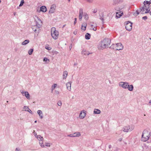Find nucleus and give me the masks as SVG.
<instances>
[{
    "instance_id": "nucleus-1",
    "label": "nucleus",
    "mask_w": 151,
    "mask_h": 151,
    "mask_svg": "<svg viewBox=\"0 0 151 151\" xmlns=\"http://www.w3.org/2000/svg\"><path fill=\"white\" fill-rule=\"evenodd\" d=\"M111 43V40L110 39L106 38L100 42V46L99 47V49H104L106 47H108Z\"/></svg>"
},
{
    "instance_id": "nucleus-2",
    "label": "nucleus",
    "mask_w": 151,
    "mask_h": 151,
    "mask_svg": "<svg viewBox=\"0 0 151 151\" xmlns=\"http://www.w3.org/2000/svg\"><path fill=\"white\" fill-rule=\"evenodd\" d=\"M150 137V132L147 130H145L143 131L142 134L141 140L144 142H146L149 139Z\"/></svg>"
},
{
    "instance_id": "nucleus-3",
    "label": "nucleus",
    "mask_w": 151,
    "mask_h": 151,
    "mask_svg": "<svg viewBox=\"0 0 151 151\" xmlns=\"http://www.w3.org/2000/svg\"><path fill=\"white\" fill-rule=\"evenodd\" d=\"M146 1H144L143 2L144 5L143 7L140 8V10L141 14H144L149 13L150 9H148L145 5Z\"/></svg>"
},
{
    "instance_id": "nucleus-4",
    "label": "nucleus",
    "mask_w": 151,
    "mask_h": 151,
    "mask_svg": "<svg viewBox=\"0 0 151 151\" xmlns=\"http://www.w3.org/2000/svg\"><path fill=\"white\" fill-rule=\"evenodd\" d=\"M134 125H131L125 126L122 128V130L125 132H131L134 129Z\"/></svg>"
},
{
    "instance_id": "nucleus-5",
    "label": "nucleus",
    "mask_w": 151,
    "mask_h": 151,
    "mask_svg": "<svg viewBox=\"0 0 151 151\" xmlns=\"http://www.w3.org/2000/svg\"><path fill=\"white\" fill-rule=\"evenodd\" d=\"M35 21L36 22V26L37 29H39L42 25V22L40 19L37 17H36Z\"/></svg>"
},
{
    "instance_id": "nucleus-6",
    "label": "nucleus",
    "mask_w": 151,
    "mask_h": 151,
    "mask_svg": "<svg viewBox=\"0 0 151 151\" xmlns=\"http://www.w3.org/2000/svg\"><path fill=\"white\" fill-rule=\"evenodd\" d=\"M132 23L128 21L126 22L125 24V28L127 30L130 31L132 29Z\"/></svg>"
},
{
    "instance_id": "nucleus-7",
    "label": "nucleus",
    "mask_w": 151,
    "mask_h": 151,
    "mask_svg": "<svg viewBox=\"0 0 151 151\" xmlns=\"http://www.w3.org/2000/svg\"><path fill=\"white\" fill-rule=\"evenodd\" d=\"M119 86L124 89H127L129 86V83L127 82H120L119 83Z\"/></svg>"
},
{
    "instance_id": "nucleus-8",
    "label": "nucleus",
    "mask_w": 151,
    "mask_h": 151,
    "mask_svg": "<svg viewBox=\"0 0 151 151\" xmlns=\"http://www.w3.org/2000/svg\"><path fill=\"white\" fill-rule=\"evenodd\" d=\"M51 35L54 39L56 40L58 38L59 32L58 31H54V32L51 33Z\"/></svg>"
},
{
    "instance_id": "nucleus-9",
    "label": "nucleus",
    "mask_w": 151,
    "mask_h": 151,
    "mask_svg": "<svg viewBox=\"0 0 151 151\" xmlns=\"http://www.w3.org/2000/svg\"><path fill=\"white\" fill-rule=\"evenodd\" d=\"M56 8V6L55 4H52L51 5L49 11L50 14H52L55 12Z\"/></svg>"
},
{
    "instance_id": "nucleus-10",
    "label": "nucleus",
    "mask_w": 151,
    "mask_h": 151,
    "mask_svg": "<svg viewBox=\"0 0 151 151\" xmlns=\"http://www.w3.org/2000/svg\"><path fill=\"white\" fill-rule=\"evenodd\" d=\"M117 48L116 50H122L123 48V46L121 43H118L116 44Z\"/></svg>"
},
{
    "instance_id": "nucleus-11",
    "label": "nucleus",
    "mask_w": 151,
    "mask_h": 151,
    "mask_svg": "<svg viewBox=\"0 0 151 151\" xmlns=\"http://www.w3.org/2000/svg\"><path fill=\"white\" fill-rule=\"evenodd\" d=\"M86 113L85 112V111H82L80 113V115H79V117L81 119H83L84 118L86 115Z\"/></svg>"
},
{
    "instance_id": "nucleus-12",
    "label": "nucleus",
    "mask_w": 151,
    "mask_h": 151,
    "mask_svg": "<svg viewBox=\"0 0 151 151\" xmlns=\"http://www.w3.org/2000/svg\"><path fill=\"white\" fill-rule=\"evenodd\" d=\"M123 12L121 11L116 12V17L117 18H120L123 14Z\"/></svg>"
},
{
    "instance_id": "nucleus-13",
    "label": "nucleus",
    "mask_w": 151,
    "mask_h": 151,
    "mask_svg": "<svg viewBox=\"0 0 151 151\" xmlns=\"http://www.w3.org/2000/svg\"><path fill=\"white\" fill-rule=\"evenodd\" d=\"M67 89L69 91H70L71 89V83L70 82H68L66 84Z\"/></svg>"
},
{
    "instance_id": "nucleus-14",
    "label": "nucleus",
    "mask_w": 151,
    "mask_h": 151,
    "mask_svg": "<svg viewBox=\"0 0 151 151\" xmlns=\"http://www.w3.org/2000/svg\"><path fill=\"white\" fill-rule=\"evenodd\" d=\"M87 26V23H83L81 27V29L82 30H83L84 31H85L86 29V28Z\"/></svg>"
},
{
    "instance_id": "nucleus-15",
    "label": "nucleus",
    "mask_w": 151,
    "mask_h": 151,
    "mask_svg": "<svg viewBox=\"0 0 151 151\" xmlns=\"http://www.w3.org/2000/svg\"><path fill=\"white\" fill-rule=\"evenodd\" d=\"M47 10V8L45 6H42L40 8V11L43 12H45Z\"/></svg>"
},
{
    "instance_id": "nucleus-16",
    "label": "nucleus",
    "mask_w": 151,
    "mask_h": 151,
    "mask_svg": "<svg viewBox=\"0 0 151 151\" xmlns=\"http://www.w3.org/2000/svg\"><path fill=\"white\" fill-rule=\"evenodd\" d=\"M37 113L40 118L42 119L43 118V113L42 111L40 110H38L37 111Z\"/></svg>"
},
{
    "instance_id": "nucleus-17",
    "label": "nucleus",
    "mask_w": 151,
    "mask_h": 151,
    "mask_svg": "<svg viewBox=\"0 0 151 151\" xmlns=\"http://www.w3.org/2000/svg\"><path fill=\"white\" fill-rule=\"evenodd\" d=\"M101 112V111L99 109H95L93 111V114H99Z\"/></svg>"
},
{
    "instance_id": "nucleus-18",
    "label": "nucleus",
    "mask_w": 151,
    "mask_h": 151,
    "mask_svg": "<svg viewBox=\"0 0 151 151\" xmlns=\"http://www.w3.org/2000/svg\"><path fill=\"white\" fill-rule=\"evenodd\" d=\"M122 0H113V5H115L118 4Z\"/></svg>"
},
{
    "instance_id": "nucleus-19",
    "label": "nucleus",
    "mask_w": 151,
    "mask_h": 151,
    "mask_svg": "<svg viewBox=\"0 0 151 151\" xmlns=\"http://www.w3.org/2000/svg\"><path fill=\"white\" fill-rule=\"evenodd\" d=\"M32 30L35 32H37V30H38V31L39 30V29L37 28V27L36 26H32Z\"/></svg>"
},
{
    "instance_id": "nucleus-20",
    "label": "nucleus",
    "mask_w": 151,
    "mask_h": 151,
    "mask_svg": "<svg viewBox=\"0 0 151 151\" xmlns=\"http://www.w3.org/2000/svg\"><path fill=\"white\" fill-rule=\"evenodd\" d=\"M24 96H25V97L28 99H30V95L27 91H25V94Z\"/></svg>"
},
{
    "instance_id": "nucleus-21",
    "label": "nucleus",
    "mask_w": 151,
    "mask_h": 151,
    "mask_svg": "<svg viewBox=\"0 0 151 151\" xmlns=\"http://www.w3.org/2000/svg\"><path fill=\"white\" fill-rule=\"evenodd\" d=\"M74 137H78L81 136V134L80 132H75L73 134Z\"/></svg>"
},
{
    "instance_id": "nucleus-22",
    "label": "nucleus",
    "mask_w": 151,
    "mask_h": 151,
    "mask_svg": "<svg viewBox=\"0 0 151 151\" xmlns=\"http://www.w3.org/2000/svg\"><path fill=\"white\" fill-rule=\"evenodd\" d=\"M128 88V90L129 91H132L133 89V86L132 85H129V86H128V88Z\"/></svg>"
},
{
    "instance_id": "nucleus-23",
    "label": "nucleus",
    "mask_w": 151,
    "mask_h": 151,
    "mask_svg": "<svg viewBox=\"0 0 151 151\" xmlns=\"http://www.w3.org/2000/svg\"><path fill=\"white\" fill-rule=\"evenodd\" d=\"M67 75H68L67 71H64L63 72V78L65 79L67 77Z\"/></svg>"
},
{
    "instance_id": "nucleus-24",
    "label": "nucleus",
    "mask_w": 151,
    "mask_h": 151,
    "mask_svg": "<svg viewBox=\"0 0 151 151\" xmlns=\"http://www.w3.org/2000/svg\"><path fill=\"white\" fill-rule=\"evenodd\" d=\"M29 40H25V41H24V42H23L22 43V44L23 45H25L28 44V43L29 42Z\"/></svg>"
},
{
    "instance_id": "nucleus-25",
    "label": "nucleus",
    "mask_w": 151,
    "mask_h": 151,
    "mask_svg": "<svg viewBox=\"0 0 151 151\" xmlns=\"http://www.w3.org/2000/svg\"><path fill=\"white\" fill-rule=\"evenodd\" d=\"M91 37L90 35L88 33H87L85 35V38L87 40H89L90 39Z\"/></svg>"
},
{
    "instance_id": "nucleus-26",
    "label": "nucleus",
    "mask_w": 151,
    "mask_h": 151,
    "mask_svg": "<svg viewBox=\"0 0 151 151\" xmlns=\"http://www.w3.org/2000/svg\"><path fill=\"white\" fill-rule=\"evenodd\" d=\"M39 144L42 147H45V146L43 144V141L42 140L39 141Z\"/></svg>"
},
{
    "instance_id": "nucleus-27",
    "label": "nucleus",
    "mask_w": 151,
    "mask_h": 151,
    "mask_svg": "<svg viewBox=\"0 0 151 151\" xmlns=\"http://www.w3.org/2000/svg\"><path fill=\"white\" fill-rule=\"evenodd\" d=\"M82 53L83 55H88L90 54V53H88V52H86L85 51L83 50L82 51Z\"/></svg>"
},
{
    "instance_id": "nucleus-28",
    "label": "nucleus",
    "mask_w": 151,
    "mask_h": 151,
    "mask_svg": "<svg viewBox=\"0 0 151 151\" xmlns=\"http://www.w3.org/2000/svg\"><path fill=\"white\" fill-rule=\"evenodd\" d=\"M83 17L86 20H88V16L86 13H84Z\"/></svg>"
},
{
    "instance_id": "nucleus-29",
    "label": "nucleus",
    "mask_w": 151,
    "mask_h": 151,
    "mask_svg": "<svg viewBox=\"0 0 151 151\" xmlns=\"http://www.w3.org/2000/svg\"><path fill=\"white\" fill-rule=\"evenodd\" d=\"M37 137L38 139L39 140V141L42 140V139H43L42 137H41L40 135H37Z\"/></svg>"
},
{
    "instance_id": "nucleus-30",
    "label": "nucleus",
    "mask_w": 151,
    "mask_h": 151,
    "mask_svg": "<svg viewBox=\"0 0 151 151\" xmlns=\"http://www.w3.org/2000/svg\"><path fill=\"white\" fill-rule=\"evenodd\" d=\"M57 85L56 84H54L52 86L51 90L52 91L57 86Z\"/></svg>"
},
{
    "instance_id": "nucleus-31",
    "label": "nucleus",
    "mask_w": 151,
    "mask_h": 151,
    "mask_svg": "<svg viewBox=\"0 0 151 151\" xmlns=\"http://www.w3.org/2000/svg\"><path fill=\"white\" fill-rule=\"evenodd\" d=\"M33 51V49H30L28 51V53L29 55H31L32 54V52Z\"/></svg>"
},
{
    "instance_id": "nucleus-32",
    "label": "nucleus",
    "mask_w": 151,
    "mask_h": 151,
    "mask_svg": "<svg viewBox=\"0 0 151 151\" xmlns=\"http://www.w3.org/2000/svg\"><path fill=\"white\" fill-rule=\"evenodd\" d=\"M56 29L55 27H52V28L51 30V33L54 32V31H57L56 30Z\"/></svg>"
},
{
    "instance_id": "nucleus-33",
    "label": "nucleus",
    "mask_w": 151,
    "mask_h": 151,
    "mask_svg": "<svg viewBox=\"0 0 151 151\" xmlns=\"http://www.w3.org/2000/svg\"><path fill=\"white\" fill-rule=\"evenodd\" d=\"M45 48L47 50H50L51 49V47H49L48 46V45H47H47L46 46H45Z\"/></svg>"
},
{
    "instance_id": "nucleus-34",
    "label": "nucleus",
    "mask_w": 151,
    "mask_h": 151,
    "mask_svg": "<svg viewBox=\"0 0 151 151\" xmlns=\"http://www.w3.org/2000/svg\"><path fill=\"white\" fill-rule=\"evenodd\" d=\"M23 109L25 111H26L28 109H29V108L28 107V106H24L23 107Z\"/></svg>"
},
{
    "instance_id": "nucleus-35",
    "label": "nucleus",
    "mask_w": 151,
    "mask_h": 151,
    "mask_svg": "<svg viewBox=\"0 0 151 151\" xmlns=\"http://www.w3.org/2000/svg\"><path fill=\"white\" fill-rule=\"evenodd\" d=\"M24 3V1H23V0L22 1H21L20 2V3L19 5V6H22L23 5Z\"/></svg>"
},
{
    "instance_id": "nucleus-36",
    "label": "nucleus",
    "mask_w": 151,
    "mask_h": 151,
    "mask_svg": "<svg viewBox=\"0 0 151 151\" xmlns=\"http://www.w3.org/2000/svg\"><path fill=\"white\" fill-rule=\"evenodd\" d=\"M45 146L47 147H50V144L49 143L46 142L45 143Z\"/></svg>"
},
{
    "instance_id": "nucleus-37",
    "label": "nucleus",
    "mask_w": 151,
    "mask_h": 151,
    "mask_svg": "<svg viewBox=\"0 0 151 151\" xmlns=\"http://www.w3.org/2000/svg\"><path fill=\"white\" fill-rule=\"evenodd\" d=\"M83 14V10L82 9H80L79 14Z\"/></svg>"
},
{
    "instance_id": "nucleus-38",
    "label": "nucleus",
    "mask_w": 151,
    "mask_h": 151,
    "mask_svg": "<svg viewBox=\"0 0 151 151\" xmlns=\"http://www.w3.org/2000/svg\"><path fill=\"white\" fill-rule=\"evenodd\" d=\"M114 9L116 10L117 11H118V12H119V11H120V9L119 8V7H115L114 8Z\"/></svg>"
},
{
    "instance_id": "nucleus-39",
    "label": "nucleus",
    "mask_w": 151,
    "mask_h": 151,
    "mask_svg": "<svg viewBox=\"0 0 151 151\" xmlns=\"http://www.w3.org/2000/svg\"><path fill=\"white\" fill-rule=\"evenodd\" d=\"M43 61H45V62H47V61H48V62L49 61V59H47V58H45L44 59H43Z\"/></svg>"
},
{
    "instance_id": "nucleus-40",
    "label": "nucleus",
    "mask_w": 151,
    "mask_h": 151,
    "mask_svg": "<svg viewBox=\"0 0 151 151\" xmlns=\"http://www.w3.org/2000/svg\"><path fill=\"white\" fill-rule=\"evenodd\" d=\"M146 1V4H148V5H150L151 4V0H150L149 1Z\"/></svg>"
},
{
    "instance_id": "nucleus-41",
    "label": "nucleus",
    "mask_w": 151,
    "mask_h": 151,
    "mask_svg": "<svg viewBox=\"0 0 151 151\" xmlns=\"http://www.w3.org/2000/svg\"><path fill=\"white\" fill-rule=\"evenodd\" d=\"M82 15L83 14H79V19L80 20H81V19H82V17H83Z\"/></svg>"
},
{
    "instance_id": "nucleus-42",
    "label": "nucleus",
    "mask_w": 151,
    "mask_h": 151,
    "mask_svg": "<svg viewBox=\"0 0 151 151\" xmlns=\"http://www.w3.org/2000/svg\"><path fill=\"white\" fill-rule=\"evenodd\" d=\"M58 104L59 106H61L62 105V103L60 101H59L58 102Z\"/></svg>"
},
{
    "instance_id": "nucleus-43",
    "label": "nucleus",
    "mask_w": 151,
    "mask_h": 151,
    "mask_svg": "<svg viewBox=\"0 0 151 151\" xmlns=\"http://www.w3.org/2000/svg\"><path fill=\"white\" fill-rule=\"evenodd\" d=\"M111 14H112V13H111V12L109 13L108 14V16L109 17H110V18H112L111 16Z\"/></svg>"
},
{
    "instance_id": "nucleus-44",
    "label": "nucleus",
    "mask_w": 151,
    "mask_h": 151,
    "mask_svg": "<svg viewBox=\"0 0 151 151\" xmlns=\"http://www.w3.org/2000/svg\"><path fill=\"white\" fill-rule=\"evenodd\" d=\"M92 12L94 13H96L97 12V9H93Z\"/></svg>"
},
{
    "instance_id": "nucleus-45",
    "label": "nucleus",
    "mask_w": 151,
    "mask_h": 151,
    "mask_svg": "<svg viewBox=\"0 0 151 151\" xmlns=\"http://www.w3.org/2000/svg\"><path fill=\"white\" fill-rule=\"evenodd\" d=\"M15 151H22L19 148H17L15 150Z\"/></svg>"
},
{
    "instance_id": "nucleus-46",
    "label": "nucleus",
    "mask_w": 151,
    "mask_h": 151,
    "mask_svg": "<svg viewBox=\"0 0 151 151\" xmlns=\"http://www.w3.org/2000/svg\"><path fill=\"white\" fill-rule=\"evenodd\" d=\"M67 136L69 137H74L73 135L72 134H70L67 135Z\"/></svg>"
},
{
    "instance_id": "nucleus-47",
    "label": "nucleus",
    "mask_w": 151,
    "mask_h": 151,
    "mask_svg": "<svg viewBox=\"0 0 151 151\" xmlns=\"http://www.w3.org/2000/svg\"><path fill=\"white\" fill-rule=\"evenodd\" d=\"M142 19H143L144 20H145L147 19V17L146 16L143 17H142Z\"/></svg>"
},
{
    "instance_id": "nucleus-48",
    "label": "nucleus",
    "mask_w": 151,
    "mask_h": 151,
    "mask_svg": "<svg viewBox=\"0 0 151 151\" xmlns=\"http://www.w3.org/2000/svg\"><path fill=\"white\" fill-rule=\"evenodd\" d=\"M140 10H137L136 11V13L137 14V15H138L139 14V12H140Z\"/></svg>"
},
{
    "instance_id": "nucleus-49",
    "label": "nucleus",
    "mask_w": 151,
    "mask_h": 151,
    "mask_svg": "<svg viewBox=\"0 0 151 151\" xmlns=\"http://www.w3.org/2000/svg\"><path fill=\"white\" fill-rule=\"evenodd\" d=\"M92 29L94 31H96L97 30V28L96 27H92Z\"/></svg>"
},
{
    "instance_id": "nucleus-50",
    "label": "nucleus",
    "mask_w": 151,
    "mask_h": 151,
    "mask_svg": "<svg viewBox=\"0 0 151 151\" xmlns=\"http://www.w3.org/2000/svg\"><path fill=\"white\" fill-rule=\"evenodd\" d=\"M27 111L28 112H29V113H30L31 114H32V111H31V110L30 109H28V110H27Z\"/></svg>"
},
{
    "instance_id": "nucleus-51",
    "label": "nucleus",
    "mask_w": 151,
    "mask_h": 151,
    "mask_svg": "<svg viewBox=\"0 0 151 151\" xmlns=\"http://www.w3.org/2000/svg\"><path fill=\"white\" fill-rule=\"evenodd\" d=\"M55 92L56 94H58L59 93V92L58 91H55Z\"/></svg>"
},
{
    "instance_id": "nucleus-52",
    "label": "nucleus",
    "mask_w": 151,
    "mask_h": 151,
    "mask_svg": "<svg viewBox=\"0 0 151 151\" xmlns=\"http://www.w3.org/2000/svg\"><path fill=\"white\" fill-rule=\"evenodd\" d=\"M25 91H23L21 92V93H22V94L23 96L24 95V94H25Z\"/></svg>"
},
{
    "instance_id": "nucleus-53",
    "label": "nucleus",
    "mask_w": 151,
    "mask_h": 151,
    "mask_svg": "<svg viewBox=\"0 0 151 151\" xmlns=\"http://www.w3.org/2000/svg\"><path fill=\"white\" fill-rule=\"evenodd\" d=\"M75 21L74 22V24L77 22V19L76 18H75Z\"/></svg>"
},
{
    "instance_id": "nucleus-54",
    "label": "nucleus",
    "mask_w": 151,
    "mask_h": 151,
    "mask_svg": "<svg viewBox=\"0 0 151 151\" xmlns=\"http://www.w3.org/2000/svg\"><path fill=\"white\" fill-rule=\"evenodd\" d=\"M111 147V145H109V149H110Z\"/></svg>"
},
{
    "instance_id": "nucleus-55",
    "label": "nucleus",
    "mask_w": 151,
    "mask_h": 151,
    "mask_svg": "<svg viewBox=\"0 0 151 151\" xmlns=\"http://www.w3.org/2000/svg\"><path fill=\"white\" fill-rule=\"evenodd\" d=\"M73 33L75 35H76L77 34V32L76 31H74L73 32Z\"/></svg>"
},
{
    "instance_id": "nucleus-56",
    "label": "nucleus",
    "mask_w": 151,
    "mask_h": 151,
    "mask_svg": "<svg viewBox=\"0 0 151 151\" xmlns=\"http://www.w3.org/2000/svg\"><path fill=\"white\" fill-rule=\"evenodd\" d=\"M149 104L150 105H151V100H150L149 101Z\"/></svg>"
},
{
    "instance_id": "nucleus-57",
    "label": "nucleus",
    "mask_w": 151,
    "mask_h": 151,
    "mask_svg": "<svg viewBox=\"0 0 151 151\" xmlns=\"http://www.w3.org/2000/svg\"><path fill=\"white\" fill-rule=\"evenodd\" d=\"M77 65V63H74V65Z\"/></svg>"
},
{
    "instance_id": "nucleus-58",
    "label": "nucleus",
    "mask_w": 151,
    "mask_h": 151,
    "mask_svg": "<svg viewBox=\"0 0 151 151\" xmlns=\"http://www.w3.org/2000/svg\"><path fill=\"white\" fill-rule=\"evenodd\" d=\"M100 19H101V20H102V21H103L104 20V19H103V18H100Z\"/></svg>"
},
{
    "instance_id": "nucleus-59",
    "label": "nucleus",
    "mask_w": 151,
    "mask_h": 151,
    "mask_svg": "<svg viewBox=\"0 0 151 151\" xmlns=\"http://www.w3.org/2000/svg\"><path fill=\"white\" fill-rule=\"evenodd\" d=\"M93 151H97L96 149H94Z\"/></svg>"
},
{
    "instance_id": "nucleus-60",
    "label": "nucleus",
    "mask_w": 151,
    "mask_h": 151,
    "mask_svg": "<svg viewBox=\"0 0 151 151\" xmlns=\"http://www.w3.org/2000/svg\"><path fill=\"white\" fill-rule=\"evenodd\" d=\"M91 28H92V27H93V25L92 24V25H91Z\"/></svg>"
},
{
    "instance_id": "nucleus-61",
    "label": "nucleus",
    "mask_w": 151,
    "mask_h": 151,
    "mask_svg": "<svg viewBox=\"0 0 151 151\" xmlns=\"http://www.w3.org/2000/svg\"><path fill=\"white\" fill-rule=\"evenodd\" d=\"M122 140V138H120L119 139V141H121Z\"/></svg>"
},
{
    "instance_id": "nucleus-62",
    "label": "nucleus",
    "mask_w": 151,
    "mask_h": 151,
    "mask_svg": "<svg viewBox=\"0 0 151 151\" xmlns=\"http://www.w3.org/2000/svg\"><path fill=\"white\" fill-rule=\"evenodd\" d=\"M16 14V12H14V15H15Z\"/></svg>"
},
{
    "instance_id": "nucleus-63",
    "label": "nucleus",
    "mask_w": 151,
    "mask_h": 151,
    "mask_svg": "<svg viewBox=\"0 0 151 151\" xmlns=\"http://www.w3.org/2000/svg\"><path fill=\"white\" fill-rule=\"evenodd\" d=\"M149 12L150 13V14L151 16V12H150H150Z\"/></svg>"
},
{
    "instance_id": "nucleus-64",
    "label": "nucleus",
    "mask_w": 151,
    "mask_h": 151,
    "mask_svg": "<svg viewBox=\"0 0 151 151\" xmlns=\"http://www.w3.org/2000/svg\"><path fill=\"white\" fill-rule=\"evenodd\" d=\"M34 135H35V137H36V136L37 135V134H36H36H34Z\"/></svg>"
}]
</instances>
